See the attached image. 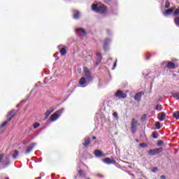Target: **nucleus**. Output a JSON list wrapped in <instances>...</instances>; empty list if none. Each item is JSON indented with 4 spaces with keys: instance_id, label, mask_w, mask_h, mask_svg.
<instances>
[{
    "instance_id": "obj_1",
    "label": "nucleus",
    "mask_w": 179,
    "mask_h": 179,
    "mask_svg": "<svg viewBox=\"0 0 179 179\" xmlns=\"http://www.w3.org/2000/svg\"><path fill=\"white\" fill-rule=\"evenodd\" d=\"M92 9L96 13H106L107 12V6L101 3L92 4Z\"/></svg>"
},
{
    "instance_id": "obj_2",
    "label": "nucleus",
    "mask_w": 179,
    "mask_h": 179,
    "mask_svg": "<svg viewBox=\"0 0 179 179\" xmlns=\"http://www.w3.org/2000/svg\"><path fill=\"white\" fill-rule=\"evenodd\" d=\"M64 111H65V108H62V109L56 111L53 115H52L50 117L51 122L57 121V120H58V118H59V117L62 115Z\"/></svg>"
},
{
    "instance_id": "obj_3",
    "label": "nucleus",
    "mask_w": 179,
    "mask_h": 179,
    "mask_svg": "<svg viewBox=\"0 0 179 179\" xmlns=\"http://www.w3.org/2000/svg\"><path fill=\"white\" fill-rule=\"evenodd\" d=\"M15 114H16V110H13L10 112H8L7 117H8V120L7 121L3 122L1 125H0V128H3V127H6V125L8 124V123L9 122V121H11V120L13 118V117H15Z\"/></svg>"
},
{
    "instance_id": "obj_4",
    "label": "nucleus",
    "mask_w": 179,
    "mask_h": 179,
    "mask_svg": "<svg viewBox=\"0 0 179 179\" xmlns=\"http://www.w3.org/2000/svg\"><path fill=\"white\" fill-rule=\"evenodd\" d=\"M162 152H163V148H154L148 151V155L149 156H156L162 153Z\"/></svg>"
},
{
    "instance_id": "obj_5",
    "label": "nucleus",
    "mask_w": 179,
    "mask_h": 179,
    "mask_svg": "<svg viewBox=\"0 0 179 179\" xmlns=\"http://www.w3.org/2000/svg\"><path fill=\"white\" fill-rule=\"evenodd\" d=\"M138 127V121L133 118L131 120V132L135 134L136 132V128Z\"/></svg>"
},
{
    "instance_id": "obj_6",
    "label": "nucleus",
    "mask_w": 179,
    "mask_h": 179,
    "mask_svg": "<svg viewBox=\"0 0 179 179\" xmlns=\"http://www.w3.org/2000/svg\"><path fill=\"white\" fill-rule=\"evenodd\" d=\"M115 97H117L118 99H126L127 98V94L124 93V92L121 90H117L116 93L115 94Z\"/></svg>"
},
{
    "instance_id": "obj_7",
    "label": "nucleus",
    "mask_w": 179,
    "mask_h": 179,
    "mask_svg": "<svg viewBox=\"0 0 179 179\" xmlns=\"http://www.w3.org/2000/svg\"><path fill=\"white\" fill-rule=\"evenodd\" d=\"M85 71V76L87 78V80H89L91 82V80H93V78H92V76H90V71H89V69L87 67L84 68Z\"/></svg>"
},
{
    "instance_id": "obj_8",
    "label": "nucleus",
    "mask_w": 179,
    "mask_h": 179,
    "mask_svg": "<svg viewBox=\"0 0 179 179\" xmlns=\"http://www.w3.org/2000/svg\"><path fill=\"white\" fill-rule=\"evenodd\" d=\"M76 33L77 36H81L82 37H85L86 36V31L82 28H78L76 29Z\"/></svg>"
},
{
    "instance_id": "obj_9",
    "label": "nucleus",
    "mask_w": 179,
    "mask_h": 179,
    "mask_svg": "<svg viewBox=\"0 0 179 179\" xmlns=\"http://www.w3.org/2000/svg\"><path fill=\"white\" fill-rule=\"evenodd\" d=\"M79 85L81 86V87H86V86L89 85V83H87V80H86L85 77H83L79 80Z\"/></svg>"
},
{
    "instance_id": "obj_10",
    "label": "nucleus",
    "mask_w": 179,
    "mask_h": 179,
    "mask_svg": "<svg viewBox=\"0 0 179 179\" xmlns=\"http://www.w3.org/2000/svg\"><path fill=\"white\" fill-rule=\"evenodd\" d=\"M110 43H111V39L107 38L106 40H105L103 43V50H105V51H108V45L110 44Z\"/></svg>"
},
{
    "instance_id": "obj_11",
    "label": "nucleus",
    "mask_w": 179,
    "mask_h": 179,
    "mask_svg": "<svg viewBox=\"0 0 179 179\" xmlns=\"http://www.w3.org/2000/svg\"><path fill=\"white\" fill-rule=\"evenodd\" d=\"M164 64H167L166 68L169 69H176V64L172 62H164Z\"/></svg>"
},
{
    "instance_id": "obj_12",
    "label": "nucleus",
    "mask_w": 179,
    "mask_h": 179,
    "mask_svg": "<svg viewBox=\"0 0 179 179\" xmlns=\"http://www.w3.org/2000/svg\"><path fill=\"white\" fill-rule=\"evenodd\" d=\"M103 162H105L106 164H115V160H111L109 157L103 159Z\"/></svg>"
},
{
    "instance_id": "obj_13",
    "label": "nucleus",
    "mask_w": 179,
    "mask_h": 179,
    "mask_svg": "<svg viewBox=\"0 0 179 179\" xmlns=\"http://www.w3.org/2000/svg\"><path fill=\"white\" fill-rule=\"evenodd\" d=\"M176 9V7L169 8L168 10H166V11L163 12L164 16H169V15H171V13H173V12H174V10Z\"/></svg>"
},
{
    "instance_id": "obj_14",
    "label": "nucleus",
    "mask_w": 179,
    "mask_h": 179,
    "mask_svg": "<svg viewBox=\"0 0 179 179\" xmlns=\"http://www.w3.org/2000/svg\"><path fill=\"white\" fill-rule=\"evenodd\" d=\"M94 155L96 157H101L104 156V154H103V151H101L100 150H95L94 152Z\"/></svg>"
},
{
    "instance_id": "obj_15",
    "label": "nucleus",
    "mask_w": 179,
    "mask_h": 179,
    "mask_svg": "<svg viewBox=\"0 0 179 179\" xmlns=\"http://www.w3.org/2000/svg\"><path fill=\"white\" fill-rule=\"evenodd\" d=\"M143 94H145L142 92L137 93L134 96V100H136V101H141V99L142 97V95Z\"/></svg>"
},
{
    "instance_id": "obj_16",
    "label": "nucleus",
    "mask_w": 179,
    "mask_h": 179,
    "mask_svg": "<svg viewBox=\"0 0 179 179\" xmlns=\"http://www.w3.org/2000/svg\"><path fill=\"white\" fill-rule=\"evenodd\" d=\"M101 59H103V57H101V54L100 52H98L96 54V65H99L100 62H101Z\"/></svg>"
},
{
    "instance_id": "obj_17",
    "label": "nucleus",
    "mask_w": 179,
    "mask_h": 179,
    "mask_svg": "<svg viewBox=\"0 0 179 179\" xmlns=\"http://www.w3.org/2000/svg\"><path fill=\"white\" fill-rule=\"evenodd\" d=\"M166 115L164 112L159 113L158 120H159V121H164V120H166Z\"/></svg>"
},
{
    "instance_id": "obj_18",
    "label": "nucleus",
    "mask_w": 179,
    "mask_h": 179,
    "mask_svg": "<svg viewBox=\"0 0 179 179\" xmlns=\"http://www.w3.org/2000/svg\"><path fill=\"white\" fill-rule=\"evenodd\" d=\"M83 146L87 147L90 145V138L86 137L84 139V143H83Z\"/></svg>"
},
{
    "instance_id": "obj_19",
    "label": "nucleus",
    "mask_w": 179,
    "mask_h": 179,
    "mask_svg": "<svg viewBox=\"0 0 179 179\" xmlns=\"http://www.w3.org/2000/svg\"><path fill=\"white\" fill-rule=\"evenodd\" d=\"M36 145H37V143H32L31 146L29 147V148L27 149L25 153H26L27 155L28 153H30V152H31V150H33V149H34V146H36Z\"/></svg>"
},
{
    "instance_id": "obj_20",
    "label": "nucleus",
    "mask_w": 179,
    "mask_h": 179,
    "mask_svg": "<svg viewBox=\"0 0 179 179\" xmlns=\"http://www.w3.org/2000/svg\"><path fill=\"white\" fill-rule=\"evenodd\" d=\"M73 17V19H79V17H80V12L78 10H74Z\"/></svg>"
},
{
    "instance_id": "obj_21",
    "label": "nucleus",
    "mask_w": 179,
    "mask_h": 179,
    "mask_svg": "<svg viewBox=\"0 0 179 179\" xmlns=\"http://www.w3.org/2000/svg\"><path fill=\"white\" fill-rule=\"evenodd\" d=\"M51 113H54V109L52 110H48L45 113V120H47V118H48V117H50V115H51Z\"/></svg>"
},
{
    "instance_id": "obj_22",
    "label": "nucleus",
    "mask_w": 179,
    "mask_h": 179,
    "mask_svg": "<svg viewBox=\"0 0 179 179\" xmlns=\"http://www.w3.org/2000/svg\"><path fill=\"white\" fill-rule=\"evenodd\" d=\"M12 156L13 159H17V157L19 156V152L17 150H14L13 152Z\"/></svg>"
},
{
    "instance_id": "obj_23",
    "label": "nucleus",
    "mask_w": 179,
    "mask_h": 179,
    "mask_svg": "<svg viewBox=\"0 0 179 179\" xmlns=\"http://www.w3.org/2000/svg\"><path fill=\"white\" fill-rule=\"evenodd\" d=\"M173 116L176 120H179V110L174 112Z\"/></svg>"
},
{
    "instance_id": "obj_24",
    "label": "nucleus",
    "mask_w": 179,
    "mask_h": 179,
    "mask_svg": "<svg viewBox=\"0 0 179 179\" xmlns=\"http://www.w3.org/2000/svg\"><path fill=\"white\" fill-rule=\"evenodd\" d=\"M3 164L5 166V167H6V166H9V164H10V162H9V159L6 158V161H3Z\"/></svg>"
},
{
    "instance_id": "obj_25",
    "label": "nucleus",
    "mask_w": 179,
    "mask_h": 179,
    "mask_svg": "<svg viewBox=\"0 0 179 179\" xmlns=\"http://www.w3.org/2000/svg\"><path fill=\"white\" fill-rule=\"evenodd\" d=\"M60 54L61 55H65L66 54V49L65 48L60 49Z\"/></svg>"
},
{
    "instance_id": "obj_26",
    "label": "nucleus",
    "mask_w": 179,
    "mask_h": 179,
    "mask_svg": "<svg viewBox=\"0 0 179 179\" xmlns=\"http://www.w3.org/2000/svg\"><path fill=\"white\" fill-rule=\"evenodd\" d=\"M172 96H173V97H174V99L179 100V92L173 93Z\"/></svg>"
},
{
    "instance_id": "obj_27",
    "label": "nucleus",
    "mask_w": 179,
    "mask_h": 179,
    "mask_svg": "<svg viewBox=\"0 0 179 179\" xmlns=\"http://www.w3.org/2000/svg\"><path fill=\"white\" fill-rule=\"evenodd\" d=\"M155 110H157V111H162V110H163V107L162 106V105H157L155 107Z\"/></svg>"
},
{
    "instance_id": "obj_28",
    "label": "nucleus",
    "mask_w": 179,
    "mask_h": 179,
    "mask_svg": "<svg viewBox=\"0 0 179 179\" xmlns=\"http://www.w3.org/2000/svg\"><path fill=\"white\" fill-rule=\"evenodd\" d=\"M157 135H159V134L157 133V131H154L152 133V138L154 139H157Z\"/></svg>"
},
{
    "instance_id": "obj_29",
    "label": "nucleus",
    "mask_w": 179,
    "mask_h": 179,
    "mask_svg": "<svg viewBox=\"0 0 179 179\" xmlns=\"http://www.w3.org/2000/svg\"><path fill=\"white\" fill-rule=\"evenodd\" d=\"M179 15V7L175 10V11L173 12V16H177Z\"/></svg>"
},
{
    "instance_id": "obj_30",
    "label": "nucleus",
    "mask_w": 179,
    "mask_h": 179,
    "mask_svg": "<svg viewBox=\"0 0 179 179\" xmlns=\"http://www.w3.org/2000/svg\"><path fill=\"white\" fill-rule=\"evenodd\" d=\"M174 22H175V24L177 26V27H179V17L175 18Z\"/></svg>"
},
{
    "instance_id": "obj_31",
    "label": "nucleus",
    "mask_w": 179,
    "mask_h": 179,
    "mask_svg": "<svg viewBox=\"0 0 179 179\" xmlns=\"http://www.w3.org/2000/svg\"><path fill=\"white\" fill-rule=\"evenodd\" d=\"M163 143H164L163 141L159 140L157 141V146H163Z\"/></svg>"
},
{
    "instance_id": "obj_32",
    "label": "nucleus",
    "mask_w": 179,
    "mask_h": 179,
    "mask_svg": "<svg viewBox=\"0 0 179 179\" xmlns=\"http://www.w3.org/2000/svg\"><path fill=\"white\" fill-rule=\"evenodd\" d=\"M140 148H148V144L145 143H140L139 145Z\"/></svg>"
},
{
    "instance_id": "obj_33",
    "label": "nucleus",
    "mask_w": 179,
    "mask_h": 179,
    "mask_svg": "<svg viewBox=\"0 0 179 179\" xmlns=\"http://www.w3.org/2000/svg\"><path fill=\"white\" fill-rule=\"evenodd\" d=\"M24 103H26V101H22L19 104L17 105V107H22Z\"/></svg>"
},
{
    "instance_id": "obj_34",
    "label": "nucleus",
    "mask_w": 179,
    "mask_h": 179,
    "mask_svg": "<svg viewBox=\"0 0 179 179\" xmlns=\"http://www.w3.org/2000/svg\"><path fill=\"white\" fill-rule=\"evenodd\" d=\"M155 127L157 128V129H160L161 127H160V122H157L156 124H155Z\"/></svg>"
},
{
    "instance_id": "obj_35",
    "label": "nucleus",
    "mask_w": 179,
    "mask_h": 179,
    "mask_svg": "<svg viewBox=\"0 0 179 179\" xmlns=\"http://www.w3.org/2000/svg\"><path fill=\"white\" fill-rule=\"evenodd\" d=\"M113 115L114 118H115L116 120H118V113H117V112L113 113Z\"/></svg>"
},
{
    "instance_id": "obj_36",
    "label": "nucleus",
    "mask_w": 179,
    "mask_h": 179,
    "mask_svg": "<svg viewBox=\"0 0 179 179\" xmlns=\"http://www.w3.org/2000/svg\"><path fill=\"white\" fill-rule=\"evenodd\" d=\"M165 8L167 9L169 8H170V2H169V1H166V5H165Z\"/></svg>"
},
{
    "instance_id": "obj_37",
    "label": "nucleus",
    "mask_w": 179,
    "mask_h": 179,
    "mask_svg": "<svg viewBox=\"0 0 179 179\" xmlns=\"http://www.w3.org/2000/svg\"><path fill=\"white\" fill-rule=\"evenodd\" d=\"M157 170H158L157 167H154L152 169L151 171L152 173H156V172H157Z\"/></svg>"
},
{
    "instance_id": "obj_38",
    "label": "nucleus",
    "mask_w": 179,
    "mask_h": 179,
    "mask_svg": "<svg viewBox=\"0 0 179 179\" xmlns=\"http://www.w3.org/2000/svg\"><path fill=\"white\" fill-rule=\"evenodd\" d=\"M38 127H40V123H34V128H38Z\"/></svg>"
},
{
    "instance_id": "obj_39",
    "label": "nucleus",
    "mask_w": 179,
    "mask_h": 179,
    "mask_svg": "<svg viewBox=\"0 0 179 179\" xmlns=\"http://www.w3.org/2000/svg\"><path fill=\"white\" fill-rule=\"evenodd\" d=\"M78 175L80 176V177H83V171H79Z\"/></svg>"
},
{
    "instance_id": "obj_40",
    "label": "nucleus",
    "mask_w": 179,
    "mask_h": 179,
    "mask_svg": "<svg viewBox=\"0 0 179 179\" xmlns=\"http://www.w3.org/2000/svg\"><path fill=\"white\" fill-rule=\"evenodd\" d=\"M2 159H3V154L0 155V162H2Z\"/></svg>"
},
{
    "instance_id": "obj_41",
    "label": "nucleus",
    "mask_w": 179,
    "mask_h": 179,
    "mask_svg": "<svg viewBox=\"0 0 179 179\" xmlns=\"http://www.w3.org/2000/svg\"><path fill=\"white\" fill-rule=\"evenodd\" d=\"M115 66H117V60L115 61V62L114 63L113 67L112 69H115Z\"/></svg>"
},
{
    "instance_id": "obj_42",
    "label": "nucleus",
    "mask_w": 179,
    "mask_h": 179,
    "mask_svg": "<svg viewBox=\"0 0 179 179\" xmlns=\"http://www.w3.org/2000/svg\"><path fill=\"white\" fill-rule=\"evenodd\" d=\"M96 176H97V177H99V178H103V175H101V174H97Z\"/></svg>"
},
{
    "instance_id": "obj_43",
    "label": "nucleus",
    "mask_w": 179,
    "mask_h": 179,
    "mask_svg": "<svg viewBox=\"0 0 179 179\" xmlns=\"http://www.w3.org/2000/svg\"><path fill=\"white\" fill-rule=\"evenodd\" d=\"M63 47V45H59L57 48H59V50H61V48H62Z\"/></svg>"
},
{
    "instance_id": "obj_44",
    "label": "nucleus",
    "mask_w": 179,
    "mask_h": 179,
    "mask_svg": "<svg viewBox=\"0 0 179 179\" xmlns=\"http://www.w3.org/2000/svg\"><path fill=\"white\" fill-rule=\"evenodd\" d=\"M107 33H108V34H111V31L107 30Z\"/></svg>"
},
{
    "instance_id": "obj_45",
    "label": "nucleus",
    "mask_w": 179,
    "mask_h": 179,
    "mask_svg": "<svg viewBox=\"0 0 179 179\" xmlns=\"http://www.w3.org/2000/svg\"><path fill=\"white\" fill-rule=\"evenodd\" d=\"M161 178H162V179H166V176H161Z\"/></svg>"
},
{
    "instance_id": "obj_46",
    "label": "nucleus",
    "mask_w": 179,
    "mask_h": 179,
    "mask_svg": "<svg viewBox=\"0 0 179 179\" xmlns=\"http://www.w3.org/2000/svg\"><path fill=\"white\" fill-rule=\"evenodd\" d=\"M92 139H93V141H94V139H96V136H93Z\"/></svg>"
},
{
    "instance_id": "obj_47",
    "label": "nucleus",
    "mask_w": 179,
    "mask_h": 179,
    "mask_svg": "<svg viewBox=\"0 0 179 179\" xmlns=\"http://www.w3.org/2000/svg\"><path fill=\"white\" fill-rule=\"evenodd\" d=\"M136 142H139V141L138 139H136Z\"/></svg>"
},
{
    "instance_id": "obj_48",
    "label": "nucleus",
    "mask_w": 179,
    "mask_h": 179,
    "mask_svg": "<svg viewBox=\"0 0 179 179\" xmlns=\"http://www.w3.org/2000/svg\"><path fill=\"white\" fill-rule=\"evenodd\" d=\"M147 59H149V57H148Z\"/></svg>"
},
{
    "instance_id": "obj_49",
    "label": "nucleus",
    "mask_w": 179,
    "mask_h": 179,
    "mask_svg": "<svg viewBox=\"0 0 179 179\" xmlns=\"http://www.w3.org/2000/svg\"><path fill=\"white\" fill-rule=\"evenodd\" d=\"M41 178H38L37 179H40Z\"/></svg>"
},
{
    "instance_id": "obj_50",
    "label": "nucleus",
    "mask_w": 179,
    "mask_h": 179,
    "mask_svg": "<svg viewBox=\"0 0 179 179\" xmlns=\"http://www.w3.org/2000/svg\"><path fill=\"white\" fill-rule=\"evenodd\" d=\"M87 179H90V178H87Z\"/></svg>"
}]
</instances>
